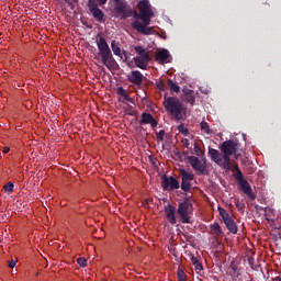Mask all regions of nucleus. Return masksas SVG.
Returning <instances> with one entry per match:
<instances>
[{
	"mask_svg": "<svg viewBox=\"0 0 281 281\" xmlns=\"http://www.w3.org/2000/svg\"><path fill=\"white\" fill-rule=\"evenodd\" d=\"M238 148H240V143L238 139H228L222 143L220 150L209 147V156L211 161H214L222 170H232V155L235 159H238Z\"/></svg>",
	"mask_w": 281,
	"mask_h": 281,
	"instance_id": "1",
	"label": "nucleus"
},
{
	"mask_svg": "<svg viewBox=\"0 0 281 281\" xmlns=\"http://www.w3.org/2000/svg\"><path fill=\"white\" fill-rule=\"evenodd\" d=\"M137 11H132V16L136 20L132 23L133 30L138 32V34H143V36H149L153 34V27L150 25V21L155 14L153 13V9H150V2L148 0H142L138 2ZM139 19L142 22H139Z\"/></svg>",
	"mask_w": 281,
	"mask_h": 281,
	"instance_id": "2",
	"label": "nucleus"
},
{
	"mask_svg": "<svg viewBox=\"0 0 281 281\" xmlns=\"http://www.w3.org/2000/svg\"><path fill=\"white\" fill-rule=\"evenodd\" d=\"M97 47L99 49V56H101V63L110 69V71H115L120 66L117 65V61H115V58H113V53L109 47V43H106V40L101 35H98Z\"/></svg>",
	"mask_w": 281,
	"mask_h": 281,
	"instance_id": "3",
	"label": "nucleus"
},
{
	"mask_svg": "<svg viewBox=\"0 0 281 281\" xmlns=\"http://www.w3.org/2000/svg\"><path fill=\"white\" fill-rule=\"evenodd\" d=\"M164 106L167 113H170L178 122L186 120V106H183V103L178 98L165 97Z\"/></svg>",
	"mask_w": 281,
	"mask_h": 281,
	"instance_id": "4",
	"label": "nucleus"
},
{
	"mask_svg": "<svg viewBox=\"0 0 281 281\" xmlns=\"http://www.w3.org/2000/svg\"><path fill=\"white\" fill-rule=\"evenodd\" d=\"M192 202L189 198H186L183 202L178 205V215L181 218V223L192 225Z\"/></svg>",
	"mask_w": 281,
	"mask_h": 281,
	"instance_id": "5",
	"label": "nucleus"
},
{
	"mask_svg": "<svg viewBox=\"0 0 281 281\" xmlns=\"http://www.w3.org/2000/svg\"><path fill=\"white\" fill-rule=\"evenodd\" d=\"M134 50L138 56L134 57V63L138 69H148V63H150V54L144 48V46H135Z\"/></svg>",
	"mask_w": 281,
	"mask_h": 281,
	"instance_id": "6",
	"label": "nucleus"
},
{
	"mask_svg": "<svg viewBox=\"0 0 281 281\" xmlns=\"http://www.w3.org/2000/svg\"><path fill=\"white\" fill-rule=\"evenodd\" d=\"M160 179L161 188L165 192H175V190L181 188L179 180L172 176L168 177L167 175H162Z\"/></svg>",
	"mask_w": 281,
	"mask_h": 281,
	"instance_id": "7",
	"label": "nucleus"
},
{
	"mask_svg": "<svg viewBox=\"0 0 281 281\" xmlns=\"http://www.w3.org/2000/svg\"><path fill=\"white\" fill-rule=\"evenodd\" d=\"M114 12L120 16L121 19H128L133 16V9L128 7V3L124 0H116Z\"/></svg>",
	"mask_w": 281,
	"mask_h": 281,
	"instance_id": "8",
	"label": "nucleus"
},
{
	"mask_svg": "<svg viewBox=\"0 0 281 281\" xmlns=\"http://www.w3.org/2000/svg\"><path fill=\"white\" fill-rule=\"evenodd\" d=\"M217 210L228 232H231V234H238V226H236V222H234V218L232 217V215H229L228 212L221 206H218Z\"/></svg>",
	"mask_w": 281,
	"mask_h": 281,
	"instance_id": "9",
	"label": "nucleus"
},
{
	"mask_svg": "<svg viewBox=\"0 0 281 281\" xmlns=\"http://www.w3.org/2000/svg\"><path fill=\"white\" fill-rule=\"evenodd\" d=\"M88 9L92 14L93 19H95V21H98L99 23H101V21H104V12H102L100 8H98V2H95V0L88 1Z\"/></svg>",
	"mask_w": 281,
	"mask_h": 281,
	"instance_id": "10",
	"label": "nucleus"
},
{
	"mask_svg": "<svg viewBox=\"0 0 281 281\" xmlns=\"http://www.w3.org/2000/svg\"><path fill=\"white\" fill-rule=\"evenodd\" d=\"M187 159L193 170L201 172V175H205V158L203 159L204 164L196 156H188Z\"/></svg>",
	"mask_w": 281,
	"mask_h": 281,
	"instance_id": "11",
	"label": "nucleus"
},
{
	"mask_svg": "<svg viewBox=\"0 0 281 281\" xmlns=\"http://www.w3.org/2000/svg\"><path fill=\"white\" fill-rule=\"evenodd\" d=\"M165 214L168 223L170 225H177V207L172 204L165 205Z\"/></svg>",
	"mask_w": 281,
	"mask_h": 281,
	"instance_id": "12",
	"label": "nucleus"
},
{
	"mask_svg": "<svg viewBox=\"0 0 281 281\" xmlns=\"http://www.w3.org/2000/svg\"><path fill=\"white\" fill-rule=\"evenodd\" d=\"M140 117L142 119L138 122L140 126H144V124H150L151 128H157V124H159V122L155 120V116H153V114L144 112Z\"/></svg>",
	"mask_w": 281,
	"mask_h": 281,
	"instance_id": "13",
	"label": "nucleus"
},
{
	"mask_svg": "<svg viewBox=\"0 0 281 281\" xmlns=\"http://www.w3.org/2000/svg\"><path fill=\"white\" fill-rule=\"evenodd\" d=\"M128 80L132 82V85L139 87L142 82H144V75L139 70H133L128 77Z\"/></svg>",
	"mask_w": 281,
	"mask_h": 281,
	"instance_id": "14",
	"label": "nucleus"
},
{
	"mask_svg": "<svg viewBox=\"0 0 281 281\" xmlns=\"http://www.w3.org/2000/svg\"><path fill=\"white\" fill-rule=\"evenodd\" d=\"M239 186L244 194H247V196H249V199H251L252 201L256 199V194H254V191L251 190V184H249L247 180L239 182Z\"/></svg>",
	"mask_w": 281,
	"mask_h": 281,
	"instance_id": "15",
	"label": "nucleus"
},
{
	"mask_svg": "<svg viewBox=\"0 0 281 281\" xmlns=\"http://www.w3.org/2000/svg\"><path fill=\"white\" fill-rule=\"evenodd\" d=\"M155 58L162 65V63H166L168 58H170V52H168L166 48H162L155 55Z\"/></svg>",
	"mask_w": 281,
	"mask_h": 281,
	"instance_id": "16",
	"label": "nucleus"
},
{
	"mask_svg": "<svg viewBox=\"0 0 281 281\" xmlns=\"http://www.w3.org/2000/svg\"><path fill=\"white\" fill-rule=\"evenodd\" d=\"M183 93H184L186 102L191 104V106H194V102H196V98L194 97V92L190 89H187V90H183Z\"/></svg>",
	"mask_w": 281,
	"mask_h": 281,
	"instance_id": "17",
	"label": "nucleus"
},
{
	"mask_svg": "<svg viewBox=\"0 0 281 281\" xmlns=\"http://www.w3.org/2000/svg\"><path fill=\"white\" fill-rule=\"evenodd\" d=\"M210 227L215 236H225V233L223 232V228L218 222L211 224Z\"/></svg>",
	"mask_w": 281,
	"mask_h": 281,
	"instance_id": "18",
	"label": "nucleus"
},
{
	"mask_svg": "<svg viewBox=\"0 0 281 281\" xmlns=\"http://www.w3.org/2000/svg\"><path fill=\"white\" fill-rule=\"evenodd\" d=\"M181 181H194V173L180 169Z\"/></svg>",
	"mask_w": 281,
	"mask_h": 281,
	"instance_id": "19",
	"label": "nucleus"
},
{
	"mask_svg": "<svg viewBox=\"0 0 281 281\" xmlns=\"http://www.w3.org/2000/svg\"><path fill=\"white\" fill-rule=\"evenodd\" d=\"M190 260H191L195 271H203V263H201L199 258L194 257L193 254L190 255Z\"/></svg>",
	"mask_w": 281,
	"mask_h": 281,
	"instance_id": "20",
	"label": "nucleus"
},
{
	"mask_svg": "<svg viewBox=\"0 0 281 281\" xmlns=\"http://www.w3.org/2000/svg\"><path fill=\"white\" fill-rule=\"evenodd\" d=\"M111 47H112V52L115 56H119L120 58H124L122 56V48H120V45L117 44V42L112 41L111 43Z\"/></svg>",
	"mask_w": 281,
	"mask_h": 281,
	"instance_id": "21",
	"label": "nucleus"
},
{
	"mask_svg": "<svg viewBox=\"0 0 281 281\" xmlns=\"http://www.w3.org/2000/svg\"><path fill=\"white\" fill-rule=\"evenodd\" d=\"M116 93H117V95H121L122 98H124V100H126V102H133V99H131L128 93H126V89L119 87L116 90Z\"/></svg>",
	"mask_w": 281,
	"mask_h": 281,
	"instance_id": "22",
	"label": "nucleus"
},
{
	"mask_svg": "<svg viewBox=\"0 0 281 281\" xmlns=\"http://www.w3.org/2000/svg\"><path fill=\"white\" fill-rule=\"evenodd\" d=\"M200 128L202 133H205V135H212V128H210V124L205 121H202L200 123Z\"/></svg>",
	"mask_w": 281,
	"mask_h": 281,
	"instance_id": "23",
	"label": "nucleus"
},
{
	"mask_svg": "<svg viewBox=\"0 0 281 281\" xmlns=\"http://www.w3.org/2000/svg\"><path fill=\"white\" fill-rule=\"evenodd\" d=\"M168 86L170 88V91H173V93H179V91H181V87L172 81V79H168Z\"/></svg>",
	"mask_w": 281,
	"mask_h": 281,
	"instance_id": "24",
	"label": "nucleus"
},
{
	"mask_svg": "<svg viewBox=\"0 0 281 281\" xmlns=\"http://www.w3.org/2000/svg\"><path fill=\"white\" fill-rule=\"evenodd\" d=\"M181 190H183V192H190V190H192V183L188 180H181Z\"/></svg>",
	"mask_w": 281,
	"mask_h": 281,
	"instance_id": "25",
	"label": "nucleus"
},
{
	"mask_svg": "<svg viewBox=\"0 0 281 281\" xmlns=\"http://www.w3.org/2000/svg\"><path fill=\"white\" fill-rule=\"evenodd\" d=\"M236 176H235V179L236 181H238V183H241L243 181H246L245 180V177L243 176V171L240 170V168L238 166H236Z\"/></svg>",
	"mask_w": 281,
	"mask_h": 281,
	"instance_id": "26",
	"label": "nucleus"
},
{
	"mask_svg": "<svg viewBox=\"0 0 281 281\" xmlns=\"http://www.w3.org/2000/svg\"><path fill=\"white\" fill-rule=\"evenodd\" d=\"M194 150V155H196V157H203L205 155V151L203 149H201V146H199V144H194L193 147Z\"/></svg>",
	"mask_w": 281,
	"mask_h": 281,
	"instance_id": "27",
	"label": "nucleus"
},
{
	"mask_svg": "<svg viewBox=\"0 0 281 281\" xmlns=\"http://www.w3.org/2000/svg\"><path fill=\"white\" fill-rule=\"evenodd\" d=\"M4 192H8V194H12L14 192V182L10 181L3 187Z\"/></svg>",
	"mask_w": 281,
	"mask_h": 281,
	"instance_id": "28",
	"label": "nucleus"
},
{
	"mask_svg": "<svg viewBox=\"0 0 281 281\" xmlns=\"http://www.w3.org/2000/svg\"><path fill=\"white\" fill-rule=\"evenodd\" d=\"M177 276L179 281H188V276L181 268H178Z\"/></svg>",
	"mask_w": 281,
	"mask_h": 281,
	"instance_id": "29",
	"label": "nucleus"
},
{
	"mask_svg": "<svg viewBox=\"0 0 281 281\" xmlns=\"http://www.w3.org/2000/svg\"><path fill=\"white\" fill-rule=\"evenodd\" d=\"M178 131L184 136H188L190 133V131H188V127H186V125L183 124L178 125Z\"/></svg>",
	"mask_w": 281,
	"mask_h": 281,
	"instance_id": "30",
	"label": "nucleus"
},
{
	"mask_svg": "<svg viewBox=\"0 0 281 281\" xmlns=\"http://www.w3.org/2000/svg\"><path fill=\"white\" fill-rule=\"evenodd\" d=\"M166 135V131L160 130L159 132L156 133V139L157 142H164V137Z\"/></svg>",
	"mask_w": 281,
	"mask_h": 281,
	"instance_id": "31",
	"label": "nucleus"
},
{
	"mask_svg": "<svg viewBox=\"0 0 281 281\" xmlns=\"http://www.w3.org/2000/svg\"><path fill=\"white\" fill-rule=\"evenodd\" d=\"M16 262H19V259H11L8 261L9 269H14L16 267Z\"/></svg>",
	"mask_w": 281,
	"mask_h": 281,
	"instance_id": "32",
	"label": "nucleus"
},
{
	"mask_svg": "<svg viewBox=\"0 0 281 281\" xmlns=\"http://www.w3.org/2000/svg\"><path fill=\"white\" fill-rule=\"evenodd\" d=\"M77 265H79V267H87V259L78 258L77 259Z\"/></svg>",
	"mask_w": 281,
	"mask_h": 281,
	"instance_id": "33",
	"label": "nucleus"
},
{
	"mask_svg": "<svg viewBox=\"0 0 281 281\" xmlns=\"http://www.w3.org/2000/svg\"><path fill=\"white\" fill-rule=\"evenodd\" d=\"M157 88H158L160 91H165V90H166V85H165L162 81H160V82L157 83Z\"/></svg>",
	"mask_w": 281,
	"mask_h": 281,
	"instance_id": "34",
	"label": "nucleus"
},
{
	"mask_svg": "<svg viewBox=\"0 0 281 281\" xmlns=\"http://www.w3.org/2000/svg\"><path fill=\"white\" fill-rule=\"evenodd\" d=\"M182 146H184V148H190V140L188 138H183Z\"/></svg>",
	"mask_w": 281,
	"mask_h": 281,
	"instance_id": "35",
	"label": "nucleus"
},
{
	"mask_svg": "<svg viewBox=\"0 0 281 281\" xmlns=\"http://www.w3.org/2000/svg\"><path fill=\"white\" fill-rule=\"evenodd\" d=\"M248 265H249V267L254 270V269H256V266L254 265V258L252 257H249L248 258Z\"/></svg>",
	"mask_w": 281,
	"mask_h": 281,
	"instance_id": "36",
	"label": "nucleus"
},
{
	"mask_svg": "<svg viewBox=\"0 0 281 281\" xmlns=\"http://www.w3.org/2000/svg\"><path fill=\"white\" fill-rule=\"evenodd\" d=\"M2 153H4V155H8V153H10V147H3Z\"/></svg>",
	"mask_w": 281,
	"mask_h": 281,
	"instance_id": "37",
	"label": "nucleus"
},
{
	"mask_svg": "<svg viewBox=\"0 0 281 281\" xmlns=\"http://www.w3.org/2000/svg\"><path fill=\"white\" fill-rule=\"evenodd\" d=\"M231 267H232V269H233L234 273H236V271H237L236 266H231Z\"/></svg>",
	"mask_w": 281,
	"mask_h": 281,
	"instance_id": "38",
	"label": "nucleus"
},
{
	"mask_svg": "<svg viewBox=\"0 0 281 281\" xmlns=\"http://www.w3.org/2000/svg\"><path fill=\"white\" fill-rule=\"evenodd\" d=\"M124 60H128V56L127 55H124Z\"/></svg>",
	"mask_w": 281,
	"mask_h": 281,
	"instance_id": "39",
	"label": "nucleus"
},
{
	"mask_svg": "<svg viewBox=\"0 0 281 281\" xmlns=\"http://www.w3.org/2000/svg\"><path fill=\"white\" fill-rule=\"evenodd\" d=\"M276 280H277V281H281V278H280V277H278V278H276Z\"/></svg>",
	"mask_w": 281,
	"mask_h": 281,
	"instance_id": "40",
	"label": "nucleus"
},
{
	"mask_svg": "<svg viewBox=\"0 0 281 281\" xmlns=\"http://www.w3.org/2000/svg\"><path fill=\"white\" fill-rule=\"evenodd\" d=\"M236 166H238V164H235V165H234V170H236Z\"/></svg>",
	"mask_w": 281,
	"mask_h": 281,
	"instance_id": "41",
	"label": "nucleus"
},
{
	"mask_svg": "<svg viewBox=\"0 0 281 281\" xmlns=\"http://www.w3.org/2000/svg\"><path fill=\"white\" fill-rule=\"evenodd\" d=\"M102 281H109V280H106V279H102Z\"/></svg>",
	"mask_w": 281,
	"mask_h": 281,
	"instance_id": "42",
	"label": "nucleus"
}]
</instances>
